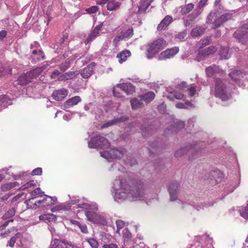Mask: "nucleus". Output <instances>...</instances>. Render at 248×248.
Returning a JSON list of instances; mask_svg holds the SVG:
<instances>
[{
  "label": "nucleus",
  "mask_w": 248,
  "mask_h": 248,
  "mask_svg": "<svg viewBox=\"0 0 248 248\" xmlns=\"http://www.w3.org/2000/svg\"><path fill=\"white\" fill-rule=\"evenodd\" d=\"M131 233L127 230H126V232L124 234V241H125V239H127V241L128 240L131 239Z\"/></svg>",
  "instance_id": "61"
},
{
  "label": "nucleus",
  "mask_w": 248,
  "mask_h": 248,
  "mask_svg": "<svg viewBox=\"0 0 248 248\" xmlns=\"http://www.w3.org/2000/svg\"><path fill=\"white\" fill-rule=\"evenodd\" d=\"M192 105L190 102L187 101L185 103H179L175 105L177 108H187L188 107H192Z\"/></svg>",
  "instance_id": "48"
},
{
  "label": "nucleus",
  "mask_w": 248,
  "mask_h": 248,
  "mask_svg": "<svg viewBox=\"0 0 248 248\" xmlns=\"http://www.w3.org/2000/svg\"><path fill=\"white\" fill-rule=\"evenodd\" d=\"M240 215L246 219H248V203L247 206L240 211Z\"/></svg>",
  "instance_id": "49"
},
{
  "label": "nucleus",
  "mask_w": 248,
  "mask_h": 248,
  "mask_svg": "<svg viewBox=\"0 0 248 248\" xmlns=\"http://www.w3.org/2000/svg\"><path fill=\"white\" fill-rule=\"evenodd\" d=\"M13 183H10L8 184H5L2 186V188L4 190H7L12 189L14 187V186H13Z\"/></svg>",
  "instance_id": "57"
},
{
  "label": "nucleus",
  "mask_w": 248,
  "mask_h": 248,
  "mask_svg": "<svg viewBox=\"0 0 248 248\" xmlns=\"http://www.w3.org/2000/svg\"><path fill=\"white\" fill-rule=\"evenodd\" d=\"M226 83V81L225 80L217 79L215 84V95L222 101L228 100L231 97V94L227 90Z\"/></svg>",
  "instance_id": "3"
},
{
  "label": "nucleus",
  "mask_w": 248,
  "mask_h": 248,
  "mask_svg": "<svg viewBox=\"0 0 248 248\" xmlns=\"http://www.w3.org/2000/svg\"><path fill=\"white\" fill-rule=\"evenodd\" d=\"M116 200L135 201L144 196V185L139 179L132 180L128 183L124 179H116L113 184Z\"/></svg>",
  "instance_id": "1"
},
{
  "label": "nucleus",
  "mask_w": 248,
  "mask_h": 248,
  "mask_svg": "<svg viewBox=\"0 0 248 248\" xmlns=\"http://www.w3.org/2000/svg\"><path fill=\"white\" fill-rule=\"evenodd\" d=\"M88 146L90 148L108 149V155H123L126 152L124 147H110V143L108 140L104 137L97 135L92 138L88 142Z\"/></svg>",
  "instance_id": "2"
},
{
  "label": "nucleus",
  "mask_w": 248,
  "mask_h": 248,
  "mask_svg": "<svg viewBox=\"0 0 248 248\" xmlns=\"http://www.w3.org/2000/svg\"><path fill=\"white\" fill-rule=\"evenodd\" d=\"M74 224L78 227L82 232L84 233H87L88 232L87 227L85 224H81L78 221H74Z\"/></svg>",
  "instance_id": "43"
},
{
  "label": "nucleus",
  "mask_w": 248,
  "mask_h": 248,
  "mask_svg": "<svg viewBox=\"0 0 248 248\" xmlns=\"http://www.w3.org/2000/svg\"><path fill=\"white\" fill-rule=\"evenodd\" d=\"M233 36L238 39H243L248 38V24L243 25L239 30L235 31Z\"/></svg>",
  "instance_id": "11"
},
{
  "label": "nucleus",
  "mask_w": 248,
  "mask_h": 248,
  "mask_svg": "<svg viewBox=\"0 0 248 248\" xmlns=\"http://www.w3.org/2000/svg\"><path fill=\"white\" fill-rule=\"evenodd\" d=\"M11 104V99L7 95L0 96V108H5Z\"/></svg>",
  "instance_id": "25"
},
{
  "label": "nucleus",
  "mask_w": 248,
  "mask_h": 248,
  "mask_svg": "<svg viewBox=\"0 0 248 248\" xmlns=\"http://www.w3.org/2000/svg\"><path fill=\"white\" fill-rule=\"evenodd\" d=\"M68 94V91L65 89L56 90L52 95L53 99L56 101H61L65 98Z\"/></svg>",
  "instance_id": "12"
},
{
  "label": "nucleus",
  "mask_w": 248,
  "mask_h": 248,
  "mask_svg": "<svg viewBox=\"0 0 248 248\" xmlns=\"http://www.w3.org/2000/svg\"><path fill=\"white\" fill-rule=\"evenodd\" d=\"M102 27L101 25H98L91 32L87 39L85 40L84 43L86 45L91 42L98 36Z\"/></svg>",
  "instance_id": "14"
},
{
  "label": "nucleus",
  "mask_w": 248,
  "mask_h": 248,
  "mask_svg": "<svg viewBox=\"0 0 248 248\" xmlns=\"http://www.w3.org/2000/svg\"><path fill=\"white\" fill-rule=\"evenodd\" d=\"M42 173V169L41 168H37L34 169L31 173L32 175H40Z\"/></svg>",
  "instance_id": "53"
},
{
  "label": "nucleus",
  "mask_w": 248,
  "mask_h": 248,
  "mask_svg": "<svg viewBox=\"0 0 248 248\" xmlns=\"http://www.w3.org/2000/svg\"><path fill=\"white\" fill-rule=\"evenodd\" d=\"M80 101L81 98L79 96H74L66 100L63 104V107L64 108H67L78 104Z\"/></svg>",
  "instance_id": "21"
},
{
  "label": "nucleus",
  "mask_w": 248,
  "mask_h": 248,
  "mask_svg": "<svg viewBox=\"0 0 248 248\" xmlns=\"http://www.w3.org/2000/svg\"><path fill=\"white\" fill-rule=\"evenodd\" d=\"M131 56V52L128 50H125L117 54L116 58L119 63H122L126 61L127 58Z\"/></svg>",
  "instance_id": "23"
},
{
  "label": "nucleus",
  "mask_w": 248,
  "mask_h": 248,
  "mask_svg": "<svg viewBox=\"0 0 248 248\" xmlns=\"http://www.w3.org/2000/svg\"><path fill=\"white\" fill-rule=\"evenodd\" d=\"M124 40L122 39V36H121V34L120 33L115 37V38L113 39V43L114 44V45L116 46L119 43V42L120 40Z\"/></svg>",
  "instance_id": "60"
},
{
  "label": "nucleus",
  "mask_w": 248,
  "mask_h": 248,
  "mask_svg": "<svg viewBox=\"0 0 248 248\" xmlns=\"http://www.w3.org/2000/svg\"><path fill=\"white\" fill-rule=\"evenodd\" d=\"M94 65V63H92L83 69L80 73L81 77L84 78H88L91 77L93 73Z\"/></svg>",
  "instance_id": "19"
},
{
  "label": "nucleus",
  "mask_w": 248,
  "mask_h": 248,
  "mask_svg": "<svg viewBox=\"0 0 248 248\" xmlns=\"http://www.w3.org/2000/svg\"><path fill=\"white\" fill-rule=\"evenodd\" d=\"M194 4L192 3L185 5L182 7L180 13L183 15H186L190 12L194 8Z\"/></svg>",
  "instance_id": "34"
},
{
  "label": "nucleus",
  "mask_w": 248,
  "mask_h": 248,
  "mask_svg": "<svg viewBox=\"0 0 248 248\" xmlns=\"http://www.w3.org/2000/svg\"><path fill=\"white\" fill-rule=\"evenodd\" d=\"M207 0H200L199 2L198 7L195 10V12L189 16L190 20L192 21L195 19L202 12V8L205 5Z\"/></svg>",
  "instance_id": "16"
},
{
  "label": "nucleus",
  "mask_w": 248,
  "mask_h": 248,
  "mask_svg": "<svg viewBox=\"0 0 248 248\" xmlns=\"http://www.w3.org/2000/svg\"><path fill=\"white\" fill-rule=\"evenodd\" d=\"M243 74L241 70H235L233 72L230 73L229 74V76L230 77L233 79L237 84L242 88H244L245 86V85L244 83V81L241 82V78H243Z\"/></svg>",
  "instance_id": "10"
},
{
  "label": "nucleus",
  "mask_w": 248,
  "mask_h": 248,
  "mask_svg": "<svg viewBox=\"0 0 248 248\" xmlns=\"http://www.w3.org/2000/svg\"><path fill=\"white\" fill-rule=\"evenodd\" d=\"M180 189V185L179 182L174 181L170 184L168 187V191L170 194V201L174 202L177 200Z\"/></svg>",
  "instance_id": "6"
},
{
  "label": "nucleus",
  "mask_w": 248,
  "mask_h": 248,
  "mask_svg": "<svg viewBox=\"0 0 248 248\" xmlns=\"http://www.w3.org/2000/svg\"><path fill=\"white\" fill-rule=\"evenodd\" d=\"M151 1V0H141L140 4L139 6V10L138 12L140 14H141L144 12L149 6Z\"/></svg>",
  "instance_id": "27"
},
{
  "label": "nucleus",
  "mask_w": 248,
  "mask_h": 248,
  "mask_svg": "<svg viewBox=\"0 0 248 248\" xmlns=\"http://www.w3.org/2000/svg\"><path fill=\"white\" fill-rule=\"evenodd\" d=\"M204 53L207 56L214 54L217 50V48L215 46H211L203 49Z\"/></svg>",
  "instance_id": "46"
},
{
  "label": "nucleus",
  "mask_w": 248,
  "mask_h": 248,
  "mask_svg": "<svg viewBox=\"0 0 248 248\" xmlns=\"http://www.w3.org/2000/svg\"><path fill=\"white\" fill-rule=\"evenodd\" d=\"M16 213V209L15 208H12L7 211L2 216V218L3 220H6L7 219L10 218L11 217H13Z\"/></svg>",
  "instance_id": "38"
},
{
  "label": "nucleus",
  "mask_w": 248,
  "mask_h": 248,
  "mask_svg": "<svg viewBox=\"0 0 248 248\" xmlns=\"http://www.w3.org/2000/svg\"><path fill=\"white\" fill-rule=\"evenodd\" d=\"M179 49L178 47L167 49L158 56V60L160 61L166 60L172 58L179 52Z\"/></svg>",
  "instance_id": "8"
},
{
  "label": "nucleus",
  "mask_w": 248,
  "mask_h": 248,
  "mask_svg": "<svg viewBox=\"0 0 248 248\" xmlns=\"http://www.w3.org/2000/svg\"><path fill=\"white\" fill-rule=\"evenodd\" d=\"M166 46V41L160 38L154 40L148 45L147 57L152 59Z\"/></svg>",
  "instance_id": "5"
},
{
  "label": "nucleus",
  "mask_w": 248,
  "mask_h": 248,
  "mask_svg": "<svg viewBox=\"0 0 248 248\" xmlns=\"http://www.w3.org/2000/svg\"><path fill=\"white\" fill-rule=\"evenodd\" d=\"M85 215L90 221L95 222L97 220L98 215L92 211H88L85 212Z\"/></svg>",
  "instance_id": "32"
},
{
  "label": "nucleus",
  "mask_w": 248,
  "mask_h": 248,
  "mask_svg": "<svg viewBox=\"0 0 248 248\" xmlns=\"http://www.w3.org/2000/svg\"><path fill=\"white\" fill-rule=\"evenodd\" d=\"M48 66L44 65L41 67H37L35 69L29 72V76H31L32 79L38 77Z\"/></svg>",
  "instance_id": "24"
},
{
  "label": "nucleus",
  "mask_w": 248,
  "mask_h": 248,
  "mask_svg": "<svg viewBox=\"0 0 248 248\" xmlns=\"http://www.w3.org/2000/svg\"><path fill=\"white\" fill-rule=\"evenodd\" d=\"M131 105L132 109H137L143 107L144 104L141 96L138 98H134L131 100Z\"/></svg>",
  "instance_id": "22"
},
{
  "label": "nucleus",
  "mask_w": 248,
  "mask_h": 248,
  "mask_svg": "<svg viewBox=\"0 0 248 248\" xmlns=\"http://www.w3.org/2000/svg\"><path fill=\"white\" fill-rule=\"evenodd\" d=\"M121 36L124 40H127L131 38L133 35V30L132 28H128L126 30H124L120 32Z\"/></svg>",
  "instance_id": "26"
},
{
  "label": "nucleus",
  "mask_w": 248,
  "mask_h": 248,
  "mask_svg": "<svg viewBox=\"0 0 248 248\" xmlns=\"http://www.w3.org/2000/svg\"><path fill=\"white\" fill-rule=\"evenodd\" d=\"M47 220H48L49 222L50 221H55L56 220L57 217H56L53 215V214H48V216L47 217Z\"/></svg>",
  "instance_id": "63"
},
{
  "label": "nucleus",
  "mask_w": 248,
  "mask_h": 248,
  "mask_svg": "<svg viewBox=\"0 0 248 248\" xmlns=\"http://www.w3.org/2000/svg\"><path fill=\"white\" fill-rule=\"evenodd\" d=\"M140 96L143 101H145L146 103H148L154 99L155 94L153 92H149Z\"/></svg>",
  "instance_id": "30"
},
{
  "label": "nucleus",
  "mask_w": 248,
  "mask_h": 248,
  "mask_svg": "<svg viewBox=\"0 0 248 248\" xmlns=\"http://www.w3.org/2000/svg\"><path fill=\"white\" fill-rule=\"evenodd\" d=\"M218 69L217 66H210L206 68V73L208 77H213L215 75L216 72Z\"/></svg>",
  "instance_id": "37"
},
{
  "label": "nucleus",
  "mask_w": 248,
  "mask_h": 248,
  "mask_svg": "<svg viewBox=\"0 0 248 248\" xmlns=\"http://www.w3.org/2000/svg\"><path fill=\"white\" fill-rule=\"evenodd\" d=\"M44 193V192L42 191L40 187H37L34 190L31 191L30 192L31 196V198L29 200H27L25 201V202L28 204V202L31 201V200H33L35 199L37 195H39L42 193Z\"/></svg>",
  "instance_id": "36"
},
{
  "label": "nucleus",
  "mask_w": 248,
  "mask_h": 248,
  "mask_svg": "<svg viewBox=\"0 0 248 248\" xmlns=\"http://www.w3.org/2000/svg\"><path fill=\"white\" fill-rule=\"evenodd\" d=\"M11 69H5L0 65V77L10 73Z\"/></svg>",
  "instance_id": "51"
},
{
  "label": "nucleus",
  "mask_w": 248,
  "mask_h": 248,
  "mask_svg": "<svg viewBox=\"0 0 248 248\" xmlns=\"http://www.w3.org/2000/svg\"><path fill=\"white\" fill-rule=\"evenodd\" d=\"M87 241L89 244L92 248H98L99 243L97 241L93 238H90L87 239Z\"/></svg>",
  "instance_id": "45"
},
{
  "label": "nucleus",
  "mask_w": 248,
  "mask_h": 248,
  "mask_svg": "<svg viewBox=\"0 0 248 248\" xmlns=\"http://www.w3.org/2000/svg\"><path fill=\"white\" fill-rule=\"evenodd\" d=\"M33 79L31 76H29V72L24 74L20 76L16 81V84L24 85L30 82Z\"/></svg>",
  "instance_id": "18"
},
{
  "label": "nucleus",
  "mask_w": 248,
  "mask_h": 248,
  "mask_svg": "<svg viewBox=\"0 0 248 248\" xmlns=\"http://www.w3.org/2000/svg\"><path fill=\"white\" fill-rule=\"evenodd\" d=\"M79 73L78 71H69L61 75L58 78L59 81H65L75 78Z\"/></svg>",
  "instance_id": "20"
},
{
  "label": "nucleus",
  "mask_w": 248,
  "mask_h": 248,
  "mask_svg": "<svg viewBox=\"0 0 248 248\" xmlns=\"http://www.w3.org/2000/svg\"><path fill=\"white\" fill-rule=\"evenodd\" d=\"M217 14L214 11L211 12L207 16L206 22L208 24H212V28L213 29L219 27L224 22L232 18V15L225 14L220 16L218 18H217Z\"/></svg>",
  "instance_id": "4"
},
{
  "label": "nucleus",
  "mask_w": 248,
  "mask_h": 248,
  "mask_svg": "<svg viewBox=\"0 0 248 248\" xmlns=\"http://www.w3.org/2000/svg\"><path fill=\"white\" fill-rule=\"evenodd\" d=\"M128 119V117L122 116L120 118H116L112 120H110L103 124L101 126V128H106L113 125L119 124L121 122H125Z\"/></svg>",
  "instance_id": "15"
},
{
  "label": "nucleus",
  "mask_w": 248,
  "mask_h": 248,
  "mask_svg": "<svg viewBox=\"0 0 248 248\" xmlns=\"http://www.w3.org/2000/svg\"><path fill=\"white\" fill-rule=\"evenodd\" d=\"M196 89L194 87H191L189 89V95L190 96L192 97L196 94Z\"/></svg>",
  "instance_id": "64"
},
{
  "label": "nucleus",
  "mask_w": 248,
  "mask_h": 248,
  "mask_svg": "<svg viewBox=\"0 0 248 248\" xmlns=\"http://www.w3.org/2000/svg\"><path fill=\"white\" fill-rule=\"evenodd\" d=\"M17 240V237L16 236H13L11 238L10 240L8 242V245L10 247H13L15 242Z\"/></svg>",
  "instance_id": "58"
},
{
  "label": "nucleus",
  "mask_w": 248,
  "mask_h": 248,
  "mask_svg": "<svg viewBox=\"0 0 248 248\" xmlns=\"http://www.w3.org/2000/svg\"><path fill=\"white\" fill-rule=\"evenodd\" d=\"M51 248H78V247L65 240L54 239L51 242Z\"/></svg>",
  "instance_id": "7"
},
{
  "label": "nucleus",
  "mask_w": 248,
  "mask_h": 248,
  "mask_svg": "<svg viewBox=\"0 0 248 248\" xmlns=\"http://www.w3.org/2000/svg\"><path fill=\"white\" fill-rule=\"evenodd\" d=\"M117 87L124 91L127 94H131L135 92L134 86L130 83L117 84Z\"/></svg>",
  "instance_id": "17"
},
{
  "label": "nucleus",
  "mask_w": 248,
  "mask_h": 248,
  "mask_svg": "<svg viewBox=\"0 0 248 248\" xmlns=\"http://www.w3.org/2000/svg\"><path fill=\"white\" fill-rule=\"evenodd\" d=\"M185 126V124L183 122H178L175 124L173 126H170V130H171V133L174 134L178 132L180 130L183 128Z\"/></svg>",
  "instance_id": "28"
},
{
  "label": "nucleus",
  "mask_w": 248,
  "mask_h": 248,
  "mask_svg": "<svg viewBox=\"0 0 248 248\" xmlns=\"http://www.w3.org/2000/svg\"><path fill=\"white\" fill-rule=\"evenodd\" d=\"M70 67L69 61H66L60 64L59 68L62 71H65Z\"/></svg>",
  "instance_id": "50"
},
{
  "label": "nucleus",
  "mask_w": 248,
  "mask_h": 248,
  "mask_svg": "<svg viewBox=\"0 0 248 248\" xmlns=\"http://www.w3.org/2000/svg\"><path fill=\"white\" fill-rule=\"evenodd\" d=\"M213 204H214V202H209L207 203H205L204 204L201 203V204H198L197 205H194V206L192 205V207L193 208H195L197 211H199L201 209H203L204 208H207V207H208L210 206H212L213 205ZM186 205L188 206H192V205H189L187 204H186Z\"/></svg>",
  "instance_id": "35"
},
{
  "label": "nucleus",
  "mask_w": 248,
  "mask_h": 248,
  "mask_svg": "<svg viewBox=\"0 0 248 248\" xmlns=\"http://www.w3.org/2000/svg\"><path fill=\"white\" fill-rule=\"evenodd\" d=\"M158 143L156 141L149 143V150L151 153L154 154L158 149Z\"/></svg>",
  "instance_id": "39"
},
{
  "label": "nucleus",
  "mask_w": 248,
  "mask_h": 248,
  "mask_svg": "<svg viewBox=\"0 0 248 248\" xmlns=\"http://www.w3.org/2000/svg\"><path fill=\"white\" fill-rule=\"evenodd\" d=\"M107 3V9L109 11L118 10L121 4V0H99L97 4L102 5Z\"/></svg>",
  "instance_id": "9"
},
{
  "label": "nucleus",
  "mask_w": 248,
  "mask_h": 248,
  "mask_svg": "<svg viewBox=\"0 0 248 248\" xmlns=\"http://www.w3.org/2000/svg\"><path fill=\"white\" fill-rule=\"evenodd\" d=\"M102 248H119L117 245L114 243L108 244H104L102 246Z\"/></svg>",
  "instance_id": "59"
},
{
  "label": "nucleus",
  "mask_w": 248,
  "mask_h": 248,
  "mask_svg": "<svg viewBox=\"0 0 248 248\" xmlns=\"http://www.w3.org/2000/svg\"><path fill=\"white\" fill-rule=\"evenodd\" d=\"M219 55L222 59H227L231 56L228 48L224 47H221Z\"/></svg>",
  "instance_id": "33"
},
{
  "label": "nucleus",
  "mask_w": 248,
  "mask_h": 248,
  "mask_svg": "<svg viewBox=\"0 0 248 248\" xmlns=\"http://www.w3.org/2000/svg\"><path fill=\"white\" fill-rule=\"evenodd\" d=\"M210 175L213 177V179H215L217 182L218 181V179L222 177V174L218 170H216L211 171L210 173Z\"/></svg>",
  "instance_id": "41"
},
{
  "label": "nucleus",
  "mask_w": 248,
  "mask_h": 248,
  "mask_svg": "<svg viewBox=\"0 0 248 248\" xmlns=\"http://www.w3.org/2000/svg\"><path fill=\"white\" fill-rule=\"evenodd\" d=\"M205 28L202 26L196 27L191 31V35L193 37H197L203 34L205 31Z\"/></svg>",
  "instance_id": "31"
},
{
  "label": "nucleus",
  "mask_w": 248,
  "mask_h": 248,
  "mask_svg": "<svg viewBox=\"0 0 248 248\" xmlns=\"http://www.w3.org/2000/svg\"><path fill=\"white\" fill-rule=\"evenodd\" d=\"M207 56L204 53V50L203 49L199 50L198 51V53L197 56H196L195 59L198 62L202 61L204 60Z\"/></svg>",
  "instance_id": "44"
},
{
  "label": "nucleus",
  "mask_w": 248,
  "mask_h": 248,
  "mask_svg": "<svg viewBox=\"0 0 248 248\" xmlns=\"http://www.w3.org/2000/svg\"><path fill=\"white\" fill-rule=\"evenodd\" d=\"M60 73L59 70H54L52 74H51L50 77L51 79H56L58 78H59V76H60Z\"/></svg>",
  "instance_id": "56"
},
{
  "label": "nucleus",
  "mask_w": 248,
  "mask_h": 248,
  "mask_svg": "<svg viewBox=\"0 0 248 248\" xmlns=\"http://www.w3.org/2000/svg\"><path fill=\"white\" fill-rule=\"evenodd\" d=\"M98 10V8L96 6H93L91 7L88 8L86 10V11L90 14H93L96 13Z\"/></svg>",
  "instance_id": "55"
},
{
  "label": "nucleus",
  "mask_w": 248,
  "mask_h": 248,
  "mask_svg": "<svg viewBox=\"0 0 248 248\" xmlns=\"http://www.w3.org/2000/svg\"><path fill=\"white\" fill-rule=\"evenodd\" d=\"M118 89H120V87H117V85L113 88V95L118 97H121V95H120V93L118 91Z\"/></svg>",
  "instance_id": "62"
},
{
  "label": "nucleus",
  "mask_w": 248,
  "mask_h": 248,
  "mask_svg": "<svg viewBox=\"0 0 248 248\" xmlns=\"http://www.w3.org/2000/svg\"><path fill=\"white\" fill-rule=\"evenodd\" d=\"M117 231L123 228L124 225V222L122 220H118L116 221Z\"/></svg>",
  "instance_id": "54"
},
{
  "label": "nucleus",
  "mask_w": 248,
  "mask_h": 248,
  "mask_svg": "<svg viewBox=\"0 0 248 248\" xmlns=\"http://www.w3.org/2000/svg\"><path fill=\"white\" fill-rule=\"evenodd\" d=\"M172 21L173 18L172 16L169 15L166 16L157 26V31H161L165 30Z\"/></svg>",
  "instance_id": "13"
},
{
  "label": "nucleus",
  "mask_w": 248,
  "mask_h": 248,
  "mask_svg": "<svg viewBox=\"0 0 248 248\" xmlns=\"http://www.w3.org/2000/svg\"><path fill=\"white\" fill-rule=\"evenodd\" d=\"M32 57L34 60L36 59L37 61H41L45 59V55L40 50H33L32 52Z\"/></svg>",
  "instance_id": "29"
},
{
  "label": "nucleus",
  "mask_w": 248,
  "mask_h": 248,
  "mask_svg": "<svg viewBox=\"0 0 248 248\" xmlns=\"http://www.w3.org/2000/svg\"><path fill=\"white\" fill-rule=\"evenodd\" d=\"M193 148V146L190 144V145H188L187 146H186L184 147H183L182 148H181L180 149H179L178 151H177V154H186L187 152L192 149V148Z\"/></svg>",
  "instance_id": "47"
},
{
  "label": "nucleus",
  "mask_w": 248,
  "mask_h": 248,
  "mask_svg": "<svg viewBox=\"0 0 248 248\" xmlns=\"http://www.w3.org/2000/svg\"><path fill=\"white\" fill-rule=\"evenodd\" d=\"M211 41V38L209 36H206L202 39L199 42L200 47H204L208 45Z\"/></svg>",
  "instance_id": "40"
},
{
  "label": "nucleus",
  "mask_w": 248,
  "mask_h": 248,
  "mask_svg": "<svg viewBox=\"0 0 248 248\" xmlns=\"http://www.w3.org/2000/svg\"><path fill=\"white\" fill-rule=\"evenodd\" d=\"M173 97L177 99L181 100L183 98L184 94L181 92H174L173 93L170 94L168 97V98L170 99H172Z\"/></svg>",
  "instance_id": "42"
},
{
  "label": "nucleus",
  "mask_w": 248,
  "mask_h": 248,
  "mask_svg": "<svg viewBox=\"0 0 248 248\" xmlns=\"http://www.w3.org/2000/svg\"><path fill=\"white\" fill-rule=\"evenodd\" d=\"M186 35V32L185 31H183L177 34L175 36V38L178 39L180 41H182L185 38Z\"/></svg>",
  "instance_id": "52"
}]
</instances>
